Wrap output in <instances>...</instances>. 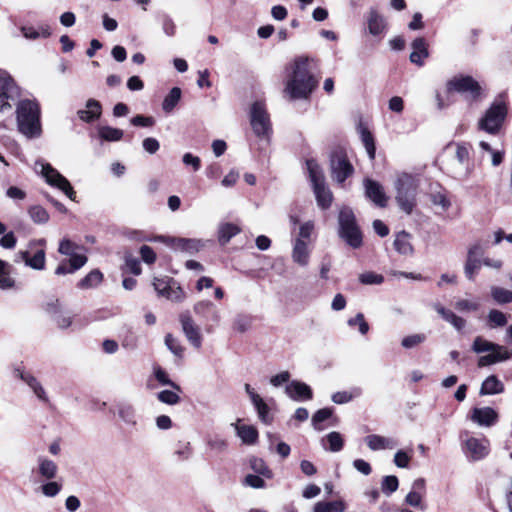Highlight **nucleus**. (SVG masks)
Instances as JSON below:
<instances>
[{"instance_id":"obj_61","label":"nucleus","mask_w":512,"mask_h":512,"mask_svg":"<svg viewBox=\"0 0 512 512\" xmlns=\"http://www.w3.org/2000/svg\"><path fill=\"white\" fill-rule=\"evenodd\" d=\"M15 373L21 378L32 390H34L41 383L31 374L25 373L20 369H16Z\"/></svg>"},{"instance_id":"obj_31","label":"nucleus","mask_w":512,"mask_h":512,"mask_svg":"<svg viewBox=\"0 0 512 512\" xmlns=\"http://www.w3.org/2000/svg\"><path fill=\"white\" fill-rule=\"evenodd\" d=\"M455 158L459 164L465 167L463 172L464 177H468L471 169L469 168V160H470V152L469 147L466 143H456L455 144Z\"/></svg>"},{"instance_id":"obj_50","label":"nucleus","mask_w":512,"mask_h":512,"mask_svg":"<svg viewBox=\"0 0 512 512\" xmlns=\"http://www.w3.org/2000/svg\"><path fill=\"white\" fill-rule=\"evenodd\" d=\"M165 298L174 302H182L186 298V294L174 280Z\"/></svg>"},{"instance_id":"obj_18","label":"nucleus","mask_w":512,"mask_h":512,"mask_svg":"<svg viewBox=\"0 0 512 512\" xmlns=\"http://www.w3.org/2000/svg\"><path fill=\"white\" fill-rule=\"evenodd\" d=\"M193 310L196 315L204 320L217 323L221 319V315L213 302L209 300H201L194 304Z\"/></svg>"},{"instance_id":"obj_25","label":"nucleus","mask_w":512,"mask_h":512,"mask_svg":"<svg viewBox=\"0 0 512 512\" xmlns=\"http://www.w3.org/2000/svg\"><path fill=\"white\" fill-rule=\"evenodd\" d=\"M312 187L318 206L324 210L328 209L331 206L333 195L330 189L326 186L325 182L316 184Z\"/></svg>"},{"instance_id":"obj_37","label":"nucleus","mask_w":512,"mask_h":512,"mask_svg":"<svg viewBox=\"0 0 512 512\" xmlns=\"http://www.w3.org/2000/svg\"><path fill=\"white\" fill-rule=\"evenodd\" d=\"M368 28L372 35H379L385 29V21L377 11L371 10L368 18Z\"/></svg>"},{"instance_id":"obj_20","label":"nucleus","mask_w":512,"mask_h":512,"mask_svg":"<svg viewBox=\"0 0 512 512\" xmlns=\"http://www.w3.org/2000/svg\"><path fill=\"white\" fill-rule=\"evenodd\" d=\"M286 394L294 401L310 400L312 399L311 388L300 381H292L285 388Z\"/></svg>"},{"instance_id":"obj_23","label":"nucleus","mask_w":512,"mask_h":512,"mask_svg":"<svg viewBox=\"0 0 512 512\" xmlns=\"http://www.w3.org/2000/svg\"><path fill=\"white\" fill-rule=\"evenodd\" d=\"M102 107L99 101L89 99L86 103V109L77 111L78 117L84 122H92L98 119L101 115Z\"/></svg>"},{"instance_id":"obj_1","label":"nucleus","mask_w":512,"mask_h":512,"mask_svg":"<svg viewBox=\"0 0 512 512\" xmlns=\"http://www.w3.org/2000/svg\"><path fill=\"white\" fill-rule=\"evenodd\" d=\"M311 59L300 56L287 66L284 92L291 99H307L317 86V81L309 70Z\"/></svg>"},{"instance_id":"obj_45","label":"nucleus","mask_w":512,"mask_h":512,"mask_svg":"<svg viewBox=\"0 0 512 512\" xmlns=\"http://www.w3.org/2000/svg\"><path fill=\"white\" fill-rule=\"evenodd\" d=\"M28 213L37 224H44L49 220V214L42 206L34 205L29 208Z\"/></svg>"},{"instance_id":"obj_33","label":"nucleus","mask_w":512,"mask_h":512,"mask_svg":"<svg viewBox=\"0 0 512 512\" xmlns=\"http://www.w3.org/2000/svg\"><path fill=\"white\" fill-rule=\"evenodd\" d=\"M98 135L102 141L116 142L123 138L124 132L111 126H100L98 128Z\"/></svg>"},{"instance_id":"obj_64","label":"nucleus","mask_w":512,"mask_h":512,"mask_svg":"<svg viewBox=\"0 0 512 512\" xmlns=\"http://www.w3.org/2000/svg\"><path fill=\"white\" fill-rule=\"evenodd\" d=\"M142 146L144 150L150 154H155L160 148L158 140L152 137L145 138L142 142Z\"/></svg>"},{"instance_id":"obj_26","label":"nucleus","mask_w":512,"mask_h":512,"mask_svg":"<svg viewBox=\"0 0 512 512\" xmlns=\"http://www.w3.org/2000/svg\"><path fill=\"white\" fill-rule=\"evenodd\" d=\"M117 413L119 418L130 427H135L138 424V416L136 409L132 404L119 403L117 405Z\"/></svg>"},{"instance_id":"obj_35","label":"nucleus","mask_w":512,"mask_h":512,"mask_svg":"<svg viewBox=\"0 0 512 512\" xmlns=\"http://www.w3.org/2000/svg\"><path fill=\"white\" fill-rule=\"evenodd\" d=\"M103 279V274L95 269L88 273L82 280L77 284L80 289H90L98 286Z\"/></svg>"},{"instance_id":"obj_42","label":"nucleus","mask_w":512,"mask_h":512,"mask_svg":"<svg viewBox=\"0 0 512 512\" xmlns=\"http://www.w3.org/2000/svg\"><path fill=\"white\" fill-rule=\"evenodd\" d=\"M250 467L255 473H257L261 476H264L268 479L272 478V476H273L272 471L269 469V467L266 465L264 460L261 458H257V457L251 458L250 459Z\"/></svg>"},{"instance_id":"obj_43","label":"nucleus","mask_w":512,"mask_h":512,"mask_svg":"<svg viewBox=\"0 0 512 512\" xmlns=\"http://www.w3.org/2000/svg\"><path fill=\"white\" fill-rule=\"evenodd\" d=\"M333 410L331 408H322L314 413L312 416V426L315 430L321 431L323 427L321 423L332 417Z\"/></svg>"},{"instance_id":"obj_49","label":"nucleus","mask_w":512,"mask_h":512,"mask_svg":"<svg viewBox=\"0 0 512 512\" xmlns=\"http://www.w3.org/2000/svg\"><path fill=\"white\" fill-rule=\"evenodd\" d=\"M256 401L253 402L255 409L257 410L260 420L266 424L270 422L269 418V407L261 397H254Z\"/></svg>"},{"instance_id":"obj_2","label":"nucleus","mask_w":512,"mask_h":512,"mask_svg":"<svg viewBox=\"0 0 512 512\" xmlns=\"http://www.w3.org/2000/svg\"><path fill=\"white\" fill-rule=\"evenodd\" d=\"M41 110L36 100L23 99L16 106L18 130L29 139L38 138L42 134Z\"/></svg>"},{"instance_id":"obj_9","label":"nucleus","mask_w":512,"mask_h":512,"mask_svg":"<svg viewBox=\"0 0 512 512\" xmlns=\"http://www.w3.org/2000/svg\"><path fill=\"white\" fill-rule=\"evenodd\" d=\"M42 175L45 177L46 182L54 187L63 191L71 200L75 198V192L69 181L61 175L50 164H42Z\"/></svg>"},{"instance_id":"obj_48","label":"nucleus","mask_w":512,"mask_h":512,"mask_svg":"<svg viewBox=\"0 0 512 512\" xmlns=\"http://www.w3.org/2000/svg\"><path fill=\"white\" fill-rule=\"evenodd\" d=\"M398 486H399L398 478L394 475L385 476L382 479V482H381L382 491H383V493H385L388 496L391 495L392 493H394L398 489Z\"/></svg>"},{"instance_id":"obj_29","label":"nucleus","mask_w":512,"mask_h":512,"mask_svg":"<svg viewBox=\"0 0 512 512\" xmlns=\"http://www.w3.org/2000/svg\"><path fill=\"white\" fill-rule=\"evenodd\" d=\"M504 392V384L495 375L488 376L482 383L480 395H495Z\"/></svg>"},{"instance_id":"obj_47","label":"nucleus","mask_w":512,"mask_h":512,"mask_svg":"<svg viewBox=\"0 0 512 512\" xmlns=\"http://www.w3.org/2000/svg\"><path fill=\"white\" fill-rule=\"evenodd\" d=\"M361 138L370 160H373L375 158L376 147L372 134L368 130L363 129Z\"/></svg>"},{"instance_id":"obj_38","label":"nucleus","mask_w":512,"mask_h":512,"mask_svg":"<svg viewBox=\"0 0 512 512\" xmlns=\"http://www.w3.org/2000/svg\"><path fill=\"white\" fill-rule=\"evenodd\" d=\"M240 233V228L234 224L226 223L220 226L218 240L221 245H226L232 237Z\"/></svg>"},{"instance_id":"obj_57","label":"nucleus","mask_w":512,"mask_h":512,"mask_svg":"<svg viewBox=\"0 0 512 512\" xmlns=\"http://www.w3.org/2000/svg\"><path fill=\"white\" fill-rule=\"evenodd\" d=\"M157 398L159 401L169 405H175L180 401L179 395L170 390H163L158 393Z\"/></svg>"},{"instance_id":"obj_63","label":"nucleus","mask_w":512,"mask_h":512,"mask_svg":"<svg viewBox=\"0 0 512 512\" xmlns=\"http://www.w3.org/2000/svg\"><path fill=\"white\" fill-rule=\"evenodd\" d=\"M140 255L142 260L147 264H152L156 261V254L150 246L143 245L140 248Z\"/></svg>"},{"instance_id":"obj_32","label":"nucleus","mask_w":512,"mask_h":512,"mask_svg":"<svg viewBox=\"0 0 512 512\" xmlns=\"http://www.w3.org/2000/svg\"><path fill=\"white\" fill-rule=\"evenodd\" d=\"M394 248L402 255H411L413 246L410 243V234L405 231L399 232L394 240Z\"/></svg>"},{"instance_id":"obj_34","label":"nucleus","mask_w":512,"mask_h":512,"mask_svg":"<svg viewBox=\"0 0 512 512\" xmlns=\"http://www.w3.org/2000/svg\"><path fill=\"white\" fill-rule=\"evenodd\" d=\"M346 505L342 500L324 502L319 501L313 507V512H344Z\"/></svg>"},{"instance_id":"obj_40","label":"nucleus","mask_w":512,"mask_h":512,"mask_svg":"<svg viewBox=\"0 0 512 512\" xmlns=\"http://www.w3.org/2000/svg\"><path fill=\"white\" fill-rule=\"evenodd\" d=\"M487 322L490 328H500L507 324L508 318L502 311L491 309L487 315Z\"/></svg>"},{"instance_id":"obj_44","label":"nucleus","mask_w":512,"mask_h":512,"mask_svg":"<svg viewBox=\"0 0 512 512\" xmlns=\"http://www.w3.org/2000/svg\"><path fill=\"white\" fill-rule=\"evenodd\" d=\"M362 393L360 388H354L352 391L336 392L332 395V401L336 404H344L353 398L360 396Z\"/></svg>"},{"instance_id":"obj_62","label":"nucleus","mask_w":512,"mask_h":512,"mask_svg":"<svg viewBox=\"0 0 512 512\" xmlns=\"http://www.w3.org/2000/svg\"><path fill=\"white\" fill-rule=\"evenodd\" d=\"M410 462V456L403 450H399L394 455V464L399 468H407Z\"/></svg>"},{"instance_id":"obj_7","label":"nucleus","mask_w":512,"mask_h":512,"mask_svg":"<svg viewBox=\"0 0 512 512\" xmlns=\"http://www.w3.org/2000/svg\"><path fill=\"white\" fill-rule=\"evenodd\" d=\"M507 114L506 105L502 102L493 103L478 121V128L489 134H497Z\"/></svg>"},{"instance_id":"obj_4","label":"nucleus","mask_w":512,"mask_h":512,"mask_svg":"<svg viewBox=\"0 0 512 512\" xmlns=\"http://www.w3.org/2000/svg\"><path fill=\"white\" fill-rule=\"evenodd\" d=\"M472 350L477 353L491 352L478 359L479 367L490 366L499 362L507 361L512 357V350L503 345L490 342L481 336H477L472 344Z\"/></svg>"},{"instance_id":"obj_41","label":"nucleus","mask_w":512,"mask_h":512,"mask_svg":"<svg viewBox=\"0 0 512 512\" xmlns=\"http://www.w3.org/2000/svg\"><path fill=\"white\" fill-rule=\"evenodd\" d=\"M491 297L493 300L498 304H508L512 303V291L499 287V286H492L491 287Z\"/></svg>"},{"instance_id":"obj_54","label":"nucleus","mask_w":512,"mask_h":512,"mask_svg":"<svg viewBox=\"0 0 512 512\" xmlns=\"http://www.w3.org/2000/svg\"><path fill=\"white\" fill-rule=\"evenodd\" d=\"M165 344L167 348L176 356L181 357L184 351V348L172 334H167L165 337Z\"/></svg>"},{"instance_id":"obj_55","label":"nucleus","mask_w":512,"mask_h":512,"mask_svg":"<svg viewBox=\"0 0 512 512\" xmlns=\"http://www.w3.org/2000/svg\"><path fill=\"white\" fill-rule=\"evenodd\" d=\"M359 281L365 285H378L383 283L384 277L374 272H365L359 275Z\"/></svg>"},{"instance_id":"obj_3","label":"nucleus","mask_w":512,"mask_h":512,"mask_svg":"<svg viewBox=\"0 0 512 512\" xmlns=\"http://www.w3.org/2000/svg\"><path fill=\"white\" fill-rule=\"evenodd\" d=\"M419 181L415 175L401 172L397 174L394 187L396 202L406 214H411L416 205V194Z\"/></svg>"},{"instance_id":"obj_52","label":"nucleus","mask_w":512,"mask_h":512,"mask_svg":"<svg viewBox=\"0 0 512 512\" xmlns=\"http://www.w3.org/2000/svg\"><path fill=\"white\" fill-rule=\"evenodd\" d=\"M40 489L44 496L52 498L60 493L62 485L56 481H47L40 487Z\"/></svg>"},{"instance_id":"obj_14","label":"nucleus","mask_w":512,"mask_h":512,"mask_svg":"<svg viewBox=\"0 0 512 512\" xmlns=\"http://www.w3.org/2000/svg\"><path fill=\"white\" fill-rule=\"evenodd\" d=\"M18 94V87L6 72L0 73V112L11 109L9 99Z\"/></svg>"},{"instance_id":"obj_27","label":"nucleus","mask_w":512,"mask_h":512,"mask_svg":"<svg viewBox=\"0 0 512 512\" xmlns=\"http://www.w3.org/2000/svg\"><path fill=\"white\" fill-rule=\"evenodd\" d=\"M38 463V469L37 473L40 477L46 480L54 479L58 472L57 464L46 458V457H39L37 459Z\"/></svg>"},{"instance_id":"obj_30","label":"nucleus","mask_w":512,"mask_h":512,"mask_svg":"<svg viewBox=\"0 0 512 512\" xmlns=\"http://www.w3.org/2000/svg\"><path fill=\"white\" fill-rule=\"evenodd\" d=\"M236 429L237 435L240 437L243 443L252 445L255 444L258 439V431L252 425H240L233 424Z\"/></svg>"},{"instance_id":"obj_51","label":"nucleus","mask_w":512,"mask_h":512,"mask_svg":"<svg viewBox=\"0 0 512 512\" xmlns=\"http://www.w3.org/2000/svg\"><path fill=\"white\" fill-rule=\"evenodd\" d=\"M174 279L172 278H155L153 282L154 289L156 292L163 297H166L170 286L172 285V282Z\"/></svg>"},{"instance_id":"obj_59","label":"nucleus","mask_w":512,"mask_h":512,"mask_svg":"<svg viewBox=\"0 0 512 512\" xmlns=\"http://www.w3.org/2000/svg\"><path fill=\"white\" fill-rule=\"evenodd\" d=\"M68 261H69L70 271L75 272L86 264L87 257L82 254L75 253L72 256H70V259Z\"/></svg>"},{"instance_id":"obj_24","label":"nucleus","mask_w":512,"mask_h":512,"mask_svg":"<svg viewBox=\"0 0 512 512\" xmlns=\"http://www.w3.org/2000/svg\"><path fill=\"white\" fill-rule=\"evenodd\" d=\"M434 310L448 323H450L457 331H461L466 324L465 319L456 315L453 311L444 308L441 304L435 303Z\"/></svg>"},{"instance_id":"obj_11","label":"nucleus","mask_w":512,"mask_h":512,"mask_svg":"<svg viewBox=\"0 0 512 512\" xmlns=\"http://www.w3.org/2000/svg\"><path fill=\"white\" fill-rule=\"evenodd\" d=\"M179 322L188 342L196 349H199L202 346V335L200 327L193 320L190 313L188 311L181 313L179 315Z\"/></svg>"},{"instance_id":"obj_46","label":"nucleus","mask_w":512,"mask_h":512,"mask_svg":"<svg viewBox=\"0 0 512 512\" xmlns=\"http://www.w3.org/2000/svg\"><path fill=\"white\" fill-rule=\"evenodd\" d=\"M326 440L329 443L328 449L331 452H339L344 446V440L339 432H330L327 434Z\"/></svg>"},{"instance_id":"obj_60","label":"nucleus","mask_w":512,"mask_h":512,"mask_svg":"<svg viewBox=\"0 0 512 512\" xmlns=\"http://www.w3.org/2000/svg\"><path fill=\"white\" fill-rule=\"evenodd\" d=\"M244 484L256 489L265 487V481L260 477L259 474H248L244 479Z\"/></svg>"},{"instance_id":"obj_21","label":"nucleus","mask_w":512,"mask_h":512,"mask_svg":"<svg viewBox=\"0 0 512 512\" xmlns=\"http://www.w3.org/2000/svg\"><path fill=\"white\" fill-rule=\"evenodd\" d=\"M364 441L368 448L372 451L393 449L397 446V442L394 439L377 434L366 436Z\"/></svg>"},{"instance_id":"obj_56","label":"nucleus","mask_w":512,"mask_h":512,"mask_svg":"<svg viewBox=\"0 0 512 512\" xmlns=\"http://www.w3.org/2000/svg\"><path fill=\"white\" fill-rule=\"evenodd\" d=\"M347 323L349 326L357 325L359 332L362 335L367 334L369 331V325L365 321L364 315L362 313H358L354 318H350Z\"/></svg>"},{"instance_id":"obj_10","label":"nucleus","mask_w":512,"mask_h":512,"mask_svg":"<svg viewBox=\"0 0 512 512\" xmlns=\"http://www.w3.org/2000/svg\"><path fill=\"white\" fill-rule=\"evenodd\" d=\"M155 240L166 244L174 250L187 252L189 254L198 252L204 246V243L198 239L157 236Z\"/></svg>"},{"instance_id":"obj_13","label":"nucleus","mask_w":512,"mask_h":512,"mask_svg":"<svg viewBox=\"0 0 512 512\" xmlns=\"http://www.w3.org/2000/svg\"><path fill=\"white\" fill-rule=\"evenodd\" d=\"M448 90H454L462 94H469L473 99L479 97L481 87L471 76L454 77L448 84Z\"/></svg>"},{"instance_id":"obj_19","label":"nucleus","mask_w":512,"mask_h":512,"mask_svg":"<svg viewBox=\"0 0 512 512\" xmlns=\"http://www.w3.org/2000/svg\"><path fill=\"white\" fill-rule=\"evenodd\" d=\"M412 52L410 54V61L413 64L421 67L424 65V60L429 57L428 44L423 37H418L411 43Z\"/></svg>"},{"instance_id":"obj_22","label":"nucleus","mask_w":512,"mask_h":512,"mask_svg":"<svg viewBox=\"0 0 512 512\" xmlns=\"http://www.w3.org/2000/svg\"><path fill=\"white\" fill-rule=\"evenodd\" d=\"M292 259L295 263L300 266H307L310 259V251L306 241L302 239H296L292 250Z\"/></svg>"},{"instance_id":"obj_58","label":"nucleus","mask_w":512,"mask_h":512,"mask_svg":"<svg viewBox=\"0 0 512 512\" xmlns=\"http://www.w3.org/2000/svg\"><path fill=\"white\" fill-rule=\"evenodd\" d=\"M77 249L78 246L74 242L70 241L69 239H63L59 244L58 251L63 255L72 256L76 253Z\"/></svg>"},{"instance_id":"obj_15","label":"nucleus","mask_w":512,"mask_h":512,"mask_svg":"<svg viewBox=\"0 0 512 512\" xmlns=\"http://www.w3.org/2000/svg\"><path fill=\"white\" fill-rule=\"evenodd\" d=\"M364 187L367 198L379 207H386L388 198L380 183L371 179H365Z\"/></svg>"},{"instance_id":"obj_16","label":"nucleus","mask_w":512,"mask_h":512,"mask_svg":"<svg viewBox=\"0 0 512 512\" xmlns=\"http://www.w3.org/2000/svg\"><path fill=\"white\" fill-rule=\"evenodd\" d=\"M482 250L479 244H474L468 249L467 259L464 266V273L469 280H474L475 274L481 267L479 256Z\"/></svg>"},{"instance_id":"obj_8","label":"nucleus","mask_w":512,"mask_h":512,"mask_svg":"<svg viewBox=\"0 0 512 512\" xmlns=\"http://www.w3.org/2000/svg\"><path fill=\"white\" fill-rule=\"evenodd\" d=\"M330 171L332 178L340 184L344 183L353 174L354 168L342 148L332 150L330 154Z\"/></svg>"},{"instance_id":"obj_5","label":"nucleus","mask_w":512,"mask_h":512,"mask_svg":"<svg viewBox=\"0 0 512 512\" xmlns=\"http://www.w3.org/2000/svg\"><path fill=\"white\" fill-rule=\"evenodd\" d=\"M338 224L340 238L352 248H359L362 245V233L351 208L344 206L339 210Z\"/></svg>"},{"instance_id":"obj_53","label":"nucleus","mask_w":512,"mask_h":512,"mask_svg":"<svg viewBox=\"0 0 512 512\" xmlns=\"http://www.w3.org/2000/svg\"><path fill=\"white\" fill-rule=\"evenodd\" d=\"M425 340H426V336L424 334H413V335L404 337L401 341V345L405 349H411V348H414V347L420 345Z\"/></svg>"},{"instance_id":"obj_36","label":"nucleus","mask_w":512,"mask_h":512,"mask_svg":"<svg viewBox=\"0 0 512 512\" xmlns=\"http://www.w3.org/2000/svg\"><path fill=\"white\" fill-rule=\"evenodd\" d=\"M306 166L312 186L325 182L322 169L316 160L308 159L306 161Z\"/></svg>"},{"instance_id":"obj_6","label":"nucleus","mask_w":512,"mask_h":512,"mask_svg":"<svg viewBox=\"0 0 512 512\" xmlns=\"http://www.w3.org/2000/svg\"><path fill=\"white\" fill-rule=\"evenodd\" d=\"M250 124L257 137L269 140L272 133L270 117L261 101H256L251 106Z\"/></svg>"},{"instance_id":"obj_17","label":"nucleus","mask_w":512,"mask_h":512,"mask_svg":"<svg viewBox=\"0 0 512 512\" xmlns=\"http://www.w3.org/2000/svg\"><path fill=\"white\" fill-rule=\"evenodd\" d=\"M470 419L479 426L490 427L498 420V413L491 407L474 408Z\"/></svg>"},{"instance_id":"obj_28","label":"nucleus","mask_w":512,"mask_h":512,"mask_svg":"<svg viewBox=\"0 0 512 512\" xmlns=\"http://www.w3.org/2000/svg\"><path fill=\"white\" fill-rule=\"evenodd\" d=\"M19 256L25 264L35 270H42L45 267V251L40 249L30 256L29 251H20Z\"/></svg>"},{"instance_id":"obj_39","label":"nucleus","mask_w":512,"mask_h":512,"mask_svg":"<svg viewBox=\"0 0 512 512\" xmlns=\"http://www.w3.org/2000/svg\"><path fill=\"white\" fill-rule=\"evenodd\" d=\"M181 99V89L179 87H173L168 95L164 98L162 103V109L170 113L176 107Z\"/></svg>"},{"instance_id":"obj_12","label":"nucleus","mask_w":512,"mask_h":512,"mask_svg":"<svg viewBox=\"0 0 512 512\" xmlns=\"http://www.w3.org/2000/svg\"><path fill=\"white\" fill-rule=\"evenodd\" d=\"M489 440L486 438L468 437L463 444V452L472 461H478L489 453Z\"/></svg>"}]
</instances>
